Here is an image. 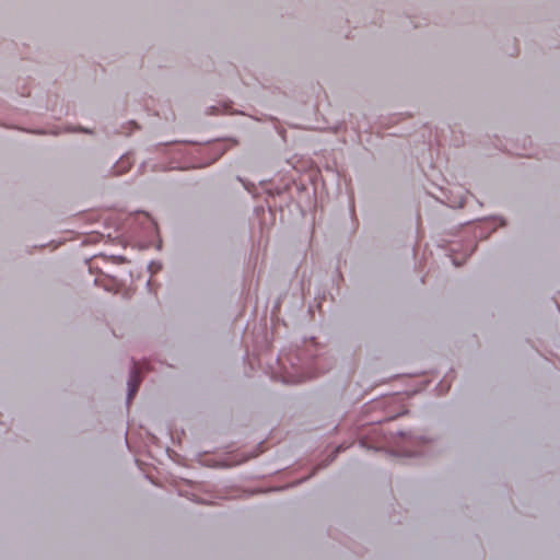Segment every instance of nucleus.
Instances as JSON below:
<instances>
[{
    "instance_id": "nucleus-1",
    "label": "nucleus",
    "mask_w": 560,
    "mask_h": 560,
    "mask_svg": "<svg viewBox=\"0 0 560 560\" xmlns=\"http://www.w3.org/2000/svg\"><path fill=\"white\" fill-rule=\"evenodd\" d=\"M143 365L142 364H135L133 370L131 372L129 382H128V400H131L133 396L136 395L138 387L141 383V371Z\"/></svg>"
}]
</instances>
